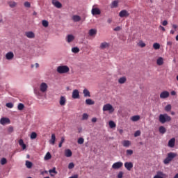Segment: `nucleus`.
I'll use <instances>...</instances> for the list:
<instances>
[{
    "label": "nucleus",
    "instance_id": "c9c22d12",
    "mask_svg": "<svg viewBox=\"0 0 178 178\" xmlns=\"http://www.w3.org/2000/svg\"><path fill=\"white\" fill-rule=\"evenodd\" d=\"M26 168H28V169H31V168H33V163H31V161H26Z\"/></svg>",
    "mask_w": 178,
    "mask_h": 178
},
{
    "label": "nucleus",
    "instance_id": "f257e3e1",
    "mask_svg": "<svg viewBox=\"0 0 178 178\" xmlns=\"http://www.w3.org/2000/svg\"><path fill=\"white\" fill-rule=\"evenodd\" d=\"M177 156V153L169 152L167 154V157L163 160L164 165H169L172 162V159H175Z\"/></svg>",
    "mask_w": 178,
    "mask_h": 178
},
{
    "label": "nucleus",
    "instance_id": "9b49d317",
    "mask_svg": "<svg viewBox=\"0 0 178 178\" xmlns=\"http://www.w3.org/2000/svg\"><path fill=\"white\" fill-rule=\"evenodd\" d=\"M122 166H123V163L119 161V162L114 163L112 165V168L113 169H120Z\"/></svg>",
    "mask_w": 178,
    "mask_h": 178
},
{
    "label": "nucleus",
    "instance_id": "5701e85b",
    "mask_svg": "<svg viewBox=\"0 0 178 178\" xmlns=\"http://www.w3.org/2000/svg\"><path fill=\"white\" fill-rule=\"evenodd\" d=\"M56 140V137L55 136V134H51V140H49V143L52 145H55V141Z\"/></svg>",
    "mask_w": 178,
    "mask_h": 178
},
{
    "label": "nucleus",
    "instance_id": "58836bf2",
    "mask_svg": "<svg viewBox=\"0 0 178 178\" xmlns=\"http://www.w3.org/2000/svg\"><path fill=\"white\" fill-rule=\"evenodd\" d=\"M165 112H170L172 111V105L168 104L165 107Z\"/></svg>",
    "mask_w": 178,
    "mask_h": 178
},
{
    "label": "nucleus",
    "instance_id": "7ed1b4c3",
    "mask_svg": "<svg viewBox=\"0 0 178 178\" xmlns=\"http://www.w3.org/2000/svg\"><path fill=\"white\" fill-rule=\"evenodd\" d=\"M70 68L67 65H60L57 67V72L60 74H63L65 73H69Z\"/></svg>",
    "mask_w": 178,
    "mask_h": 178
},
{
    "label": "nucleus",
    "instance_id": "5fc2aeb1",
    "mask_svg": "<svg viewBox=\"0 0 178 178\" xmlns=\"http://www.w3.org/2000/svg\"><path fill=\"white\" fill-rule=\"evenodd\" d=\"M6 106H7V108H13V104H12V103H7L6 104Z\"/></svg>",
    "mask_w": 178,
    "mask_h": 178
},
{
    "label": "nucleus",
    "instance_id": "1a4fd4ad",
    "mask_svg": "<svg viewBox=\"0 0 178 178\" xmlns=\"http://www.w3.org/2000/svg\"><path fill=\"white\" fill-rule=\"evenodd\" d=\"M91 13L92 15H93V16H95L97 15H101V10H99V8H95L93 6L91 10Z\"/></svg>",
    "mask_w": 178,
    "mask_h": 178
},
{
    "label": "nucleus",
    "instance_id": "052dcab7",
    "mask_svg": "<svg viewBox=\"0 0 178 178\" xmlns=\"http://www.w3.org/2000/svg\"><path fill=\"white\" fill-rule=\"evenodd\" d=\"M122 30V27L120 26H117L114 29V31H120Z\"/></svg>",
    "mask_w": 178,
    "mask_h": 178
},
{
    "label": "nucleus",
    "instance_id": "338daca9",
    "mask_svg": "<svg viewBox=\"0 0 178 178\" xmlns=\"http://www.w3.org/2000/svg\"><path fill=\"white\" fill-rule=\"evenodd\" d=\"M172 42L169 41L167 42V45H169L170 47H172Z\"/></svg>",
    "mask_w": 178,
    "mask_h": 178
},
{
    "label": "nucleus",
    "instance_id": "79ce46f5",
    "mask_svg": "<svg viewBox=\"0 0 178 178\" xmlns=\"http://www.w3.org/2000/svg\"><path fill=\"white\" fill-rule=\"evenodd\" d=\"M153 48L154 49H159V48H161V44H159V43H154L153 44Z\"/></svg>",
    "mask_w": 178,
    "mask_h": 178
},
{
    "label": "nucleus",
    "instance_id": "a211bd4d",
    "mask_svg": "<svg viewBox=\"0 0 178 178\" xmlns=\"http://www.w3.org/2000/svg\"><path fill=\"white\" fill-rule=\"evenodd\" d=\"M59 104L61 106H65V105H66V97H65V96H61L60 97Z\"/></svg>",
    "mask_w": 178,
    "mask_h": 178
},
{
    "label": "nucleus",
    "instance_id": "6e6d98bb",
    "mask_svg": "<svg viewBox=\"0 0 178 178\" xmlns=\"http://www.w3.org/2000/svg\"><path fill=\"white\" fill-rule=\"evenodd\" d=\"M141 131H136L134 134V137H138V136H140Z\"/></svg>",
    "mask_w": 178,
    "mask_h": 178
},
{
    "label": "nucleus",
    "instance_id": "4be33fe9",
    "mask_svg": "<svg viewBox=\"0 0 178 178\" xmlns=\"http://www.w3.org/2000/svg\"><path fill=\"white\" fill-rule=\"evenodd\" d=\"M122 144L123 147L129 148V147L131 145V142H130V140H123Z\"/></svg>",
    "mask_w": 178,
    "mask_h": 178
},
{
    "label": "nucleus",
    "instance_id": "9d476101",
    "mask_svg": "<svg viewBox=\"0 0 178 178\" xmlns=\"http://www.w3.org/2000/svg\"><path fill=\"white\" fill-rule=\"evenodd\" d=\"M9 123H10V120H9V118H2L0 120V124L3 126H5V124H9Z\"/></svg>",
    "mask_w": 178,
    "mask_h": 178
},
{
    "label": "nucleus",
    "instance_id": "6ab92c4d",
    "mask_svg": "<svg viewBox=\"0 0 178 178\" xmlns=\"http://www.w3.org/2000/svg\"><path fill=\"white\" fill-rule=\"evenodd\" d=\"M109 46H110L109 43L106 42H104L100 44L99 48L100 49H105L106 48H109Z\"/></svg>",
    "mask_w": 178,
    "mask_h": 178
},
{
    "label": "nucleus",
    "instance_id": "7c9ffc66",
    "mask_svg": "<svg viewBox=\"0 0 178 178\" xmlns=\"http://www.w3.org/2000/svg\"><path fill=\"white\" fill-rule=\"evenodd\" d=\"M86 105H94L95 104V102L94 101H92V99H87L86 100Z\"/></svg>",
    "mask_w": 178,
    "mask_h": 178
},
{
    "label": "nucleus",
    "instance_id": "c756f323",
    "mask_svg": "<svg viewBox=\"0 0 178 178\" xmlns=\"http://www.w3.org/2000/svg\"><path fill=\"white\" fill-rule=\"evenodd\" d=\"M127 79L126 76H122L118 79V83L120 84H124L126 83Z\"/></svg>",
    "mask_w": 178,
    "mask_h": 178
},
{
    "label": "nucleus",
    "instance_id": "774afa93",
    "mask_svg": "<svg viewBox=\"0 0 178 178\" xmlns=\"http://www.w3.org/2000/svg\"><path fill=\"white\" fill-rule=\"evenodd\" d=\"M173 178H178V173L175 175V176Z\"/></svg>",
    "mask_w": 178,
    "mask_h": 178
},
{
    "label": "nucleus",
    "instance_id": "0e129e2a",
    "mask_svg": "<svg viewBox=\"0 0 178 178\" xmlns=\"http://www.w3.org/2000/svg\"><path fill=\"white\" fill-rule=\"evenodd\" d=\"M92 123H96V122H97V118H92Z\"/></svg>",
    "mask_w": 178,
    "mask_h": 178
},
{
    "label": "nucleus",
    "instance_id": "473e14b6",
    "mask_svg": "<svg viewBox=\"0 0 178 178\" xmlns=\"http://www.w3.org/2000/svg\"><path fill=\"white\" fill-rule=\"evenodd\" d=\"M19 144L20 147H22V149H26V144H24V142L23 141L22 139H20L19 140Z\"/></svg>",
    "mask_w": 178,
    "mask_h": 178
},
{
    "label": "nucleus",
    "instance_id": "ddd939ff",
    "mask_svg": "<svg viewBox=\"0 0 178 178\" xmlns=\"http://www.w3.org/2000/svg\"><path fill=\"white\" fill-rule=\"evenodd\" d=\"M52 4L54 6H55V8H57L58 9H60V8H62V3L58 0H52Z\"/></svg>",
    "mask_w": 178,
    "mask_h": 178
},
{
    "label": "nucleus",
    "instance_id": "f3484780",
    "mask_svg": "<svg viewBox=\"0 0 178 178\" xmlns=\"http://www.w3.org/2000/svg\"><path fill=\"white\" fill-rule=\"evenodd\" d=\"M166 176L162 171H158L154 178H163Z\"/></svg>",
    "mask_w": 178,
    "mask_h": 178
},
{
    "label": "nucleus",
    "instance_id": "3c124183",
    "mask_svg": "<svg viewBox=\"0 0 178 178\" xmlns=\"http://www.w3.org/2000/svg\"><path fill=\"white\" fill-rule=\"evenodd\" d=\"M24 6H25V8H31V4L29 1H26L24 3Z\"/></svg>",
    "mask_w": 178,
    "mask_h": 178
},
{
    "label": "nucleus",
    "instance_id": "f8f14e48",
    "mask_svg": "<svg viewBox=\"0 0 178 178\" xmlns=\"http://www.w3.org/2000/svg\"><path fill=\"white\" fill-rule=\"evenodd\" d=\"M175 144H176V138H172L168 141V145L170 148H174Z\"/></svg>",
    "mask_w": 178,
    "mask_h": 178
},
{
    "label": "nucleus",
    "instance_id": "bb28decb",
    "mask_svg": "<svg viewBox=\"0 0 178 178\" xmlns=\"http://www.w3.org/2000/svg\"><path fill=\"white\" fill-rule=\"evenodd\" d=\"M156 63L159 66H162V65H163V58H159L156 60Z\"/></svg>",
    "mask_w": 178,
    "mask_h": 178
},
{
    "label": "nucleus",
    "instance_id": "39448f33",
    "mask_svg": "<svg viewBox=\"0 0 178 178\" xmlns=\"http://www.w3.org/2000/svg\"><path fill=\"white\" fill-rule=\"evenodd\" d=\"M41 92H47L48 90V85L45 82H42L40 86Z\"/></svg>",
    "mask_w": 178,
    "mask_h": 178
},
{
    "label": "nucleus",
    "instance_id": "69168bd1",
    "mask_svg": "<svg viewBox=\"0 0 178 178\" xmlns=\"http://www.w3.org/2000/svg\"><path fill=\"white\" fill-rule=\"evenodd\" d=\"M170 94H171V95L175 96V95H176V91L172 90V91H171Z\"/></svg>",
    "mask_w": 178,
    "mask_h": 178
},
{
    "label": "nucleus",
    "instance_id": "412c9836",
    "mask_svg": "<svg viewBox=\"0 0 178 178\" xmlns=\"http://www.w3.org/2000/svg\"><path fill=\"white\" fill-rule=\"evenodd\" d=\"M72 155H73V153L72 152V150H70V149H67L65 150V156L67 158H70Z\"/></svg>",
    "mask_w": 178,
    "mask_h": 178
},
{
    "label": "nucleus",
    "instance_id": "423d86ee",
    "mask_svg": "<svg viewBox=\"0 0 178 178\" xmlns=\"http://www.w3.org/2000/svg\"><path fill=\"white\" fill-rule=\"evenodd\" d=\"M73 99H80V92H79V90L75 89L72 91V95Z\"/></svg>",
    "mask_w": 178,
    "mask_h": 178
},
{
    "label": "nucleus",
    "instance_id": "6e6552de",
    "mask_svg": "<svg viewBox=\"0 0 178 178\" xmlns=\"http://www.w3.org/2000/svg\"><path fill=\"white\" fill-rule=\"evenodd\" d=\"M169 95H170V94L169 93L168 91H163L161 94H160V98L161 99H166V98H169Z\"/></svg>",
    "mask_w": 178,
    "mask_h": 178
},
{
    "label": "nucleus",
    "instance_id": "b1692460",
    "mask_svg": "<svg viewBox=\"0 0 178 178\" xmlns=\"http://www.w3.org/2000/svg\"><path fill=\"white\" fill-rule=\"evenodd\" d=\"M66 40L67 42H72L74 40V36L73 35H67Z\"/></svg>",
    "mask_w": 178,
    "mask_h": 178
},
{
    "label": "nucleus",
    "instance_id": "aec40b11",
    "mask_svg": "<svg viewBox=\"0 0 178 178\" xmlns=\"http://www.w3.org/2000/svg\"><path fill=\"white\" fill-rule=\"evenodd\" d=\"M97 29H92L89 30L88 35H90V37H95V35H97Z\"/></svg>",
    "mask_w": 178,
    "mask_h": 178
},
{
    "label": "nucleus",
    "instance_id": "cd10ccee",
    "mask_svg": "<svg viewBox=\"0 0 178 178\" xmlns=\"http://www.w3.org/2000/svg\"><path fill=\"white\" fill-rule=\"evenodd\" d=\"M72 20L75 22H80V20H81V17L79 15H74L72 17Z\"/></svg>",
    "mask_w": 178,
    "mask_h": 178
},
{
    "label": "nucleus",
    "instance_id": "c03bdc74",
    "mask_svg": "<svg viewBox=\"0 0 178 178\" xmlns=\"http://www.w3.org/2000/svg\"><path fill=\"white\" fill-rule=\"evenodd\" d=\"M42 24L43 27H48V26H49L48 21H47V20H43V21L42 22Z\"/></svg>",
    "mask_w": 178,
    "mask_h": 178
},
{
    "label": "nucleus",
    "instance_id": "603ef678",
    "mask_svg": "<svg viewBox=\"0 0 178 178\" xmlns=\"http://www.w3.org/2000/svg\"><path fill=\"white\" fill-rule=\"evenodd\" d=\"M132 154H134L133 150H131V149H127V155L131 156Z\"/></svg>",
    "mask_w": 178,
    "mask_h": 178
},
{
    "label": "nucleus",
    "instance_id": "8fccbe9b",
    "mask_svg": "<svg viewBox=\"0 0 178 178\" xmlns=\"http://www.w3.org/2000/svg\"><path fill=\"white\" fill-rule=\"evenodd\" d=\"M78 144H80V145L84 144V138H79L78 139Z\"/></svg>",
    "mask_w": 178,
    "mask_h": 178
},
{
    "label": "nucleus",
    "instance_id": "2eb2a0df",
    "mask_svg": "<svg viewBox=\"0 0 178 178\" xmlns=\"http://www.w3.org/2000/svg\"><path fill=\"white\" fill-rule=\"evenodd\" d=\"M124 168H127V170H131L133 169V163L131 162H125Z\"/></svg>",
    "mask_w": 178,
    "mask_h": 178
},
{
    "label": "nucleus",
    "instance_id": "e433bc0d",
    "mask_svg": "<svg viewBox=\"0 0 178 178\" xmlns=\"http://www.w3.org/2000/svg\"><path fill=\"white\" fill-rule=\"evenodd\" d=\"M108 124L111 129H115L116 127V124L113 121H109Z\"/></svg>",
    "mask_w": 178,
    "mask_h": 178
},
{
    "label": "nucleus",
    "instance_id": "09e8293b",
    "mask_svg": "<svg viewBox=\"0 0 178 178\" xmlns=\"http://www.w3.org/2000/svg\"><path fill=\"white\" fill-rule=\"evenodd\" d=\"M63 143H65V138L62 137L61 140L58 145L59 148H62V144H63Z\"/></svg>",
    "mask_w": 178,
    "mask_h": 178
},
{
    "label": "nucleus",
    "instance_id": "13d9d810",
    "mask_svg": "<svg viewBox=\"0 0 178 178\" xmlns=\"http://www.w3.org/2000/svg\"><path fill=\"white\" fill-rule=\"evenodd\" d=\"M118 178H123V172L120 171L118 175Z\"/></svg>",
    "mask_w": 178,
    "mask_h": 178
},
{
    "label": "nucleus",
    "instance_id": "a878e982",
    "mask_svg": "<svg viewBox=\"0 0 178 178\" xmlns=\"http://www.w3.org/2000/svg\"><path fill=\"white\" fill-rule=\"evenodd\" d=\"M159 131L161 134H165L166 133V128L163 126H161L159 129Z\"/></svg>",
    "mask_w": 178,
    "mask_h": 178
},
{
    "label": "nucleus",
    "instance_id": "a19ab883",
    "mask_svg": "<svg viewBox=\"0 0 178 178\" xmlns=\"http://www.w3.org/2000/svg\"><path fill=\"white\" fill-rule=\"evenodd\" d=\"M31 140H35V138H37V133L32 132L31 134Z\"/></svg>",
    "mask_w": 178,
    "mask_h": 178
},
{
    "label": "nucleus",
    "instance_id": "bf43d9fd",
    "mask_svg": "<svg viewBox=\"0 0 178 178\" xmlns=\"http://www.w3.org/2000/svg\"><path fill=\"white\" fill-rule=\"evenodd\" d=\"M34 92H35V95H38V97H41V92H40V91L35 90Z\"/></svg>",
    "mask_w": 178,
    "mask_h": 178
},
{
    "label": "nucleus",
    "instance_id": "393cba45",
    "mask_svg": "<svg viewBox=\"0 0 178 178\" xmlns=\"http://www.w3.org/2000/svg\"><path fill=\"white\" fill-rule=\"evenodd\" d=\"M8 5L10 6V8H16V6H17V3L10 1L8 2Z\"/></svg>",
    "mask_w": 178,
    "mask_h": 178
},
{
    "label": "nucleus",
    "instance_id": "4468645a",
    "mask_svg": "<svg viewBox=\"0 0 178 178\" xmlns=\"http://www.w3.org/2000/svg\"><path fill=\"white\" fill-rule=\"evenodd\" d=\"M15 58V54H13V52L12 51H10V52H8L6 54V58L8 60H12V59Z\"/></svg>",
    "mask_w": 178,
    "mask_h": 178
},
{
    "label": "nucleus",
    "instance_id": "f03ea898",
    "mask_svg": "<svg viewBox=\"0 0 178 178\" xmlns=\"http://www.w3.org/2000/svg\"><path fill=\"white\" fill-rule=\"evenodd\" d=\"M159 120L160 123H162V124H165V123L168 122H170L172 120V117L169 116L168 114H160L159 117Z\"/></svg>",
    "mask_w": 178,
    "mask_h": 178
},
{
    "label": "nucleus",
    "instance_id": "864d4df0",
    "mask_svg": "<svg viewBox=\"0 0 178 178\" xmlns=\"http://www.w3.org/2000/svg\"><path fill=\"white\" fill-rule=\"evenodd\" d=\"M74 168V163H70L68 165V169H73Z\"/></svg>",
    "mask_w": 178,
    "mask_h": 178
},
{
    "label": "nucleus",
    "instance_id": "20e7f679",
    "mask_svg": "<svg viewBox=\"0 0 178 178\" xmlns=\"http://www.w3.org/2000/svg\"><path fill=\"white\" fill-rule=\"evenodd\" d=\"M109 112V113H113L115 108L111 104H106L103 106V112Z\"/></svg>",
    "mask_w": 178,
    "mask_h": 178
},
{
    "label": "nucleus",
    "instance_id": "0eeeda50",
    "mask_svg": "<svg viewBox=\"0 0 178 178\" xmlns=\"http://www.w3.org/2000/svg\"><path fill=\"white\" fill-rule=\"evenodd\" d=\"M120 17H129L130 13L126 10H122L119 13Z\"/></svg>",
    "mask_w": 178,
    "mask_h": 178
},
{
    "label": "nucleus",
    "instance_id": "a18cd8bd",
    "mask_svg": "<svg viewBox=\"0 0 178 178\" xmlns=\"http://www.w3.org/2000/svg\"><path fill=\"white\" fill-rule=\"evenodd\" d=\"M1 165H6L8 163V160L6 158H2L1 160Z\"/></svg>",
    "mask_w": 178,
    "mask_h": 178
},
{
    "label": "nucleus",
    "instance_id": "c85d7f7f",
    "mask_svg": "<svg viewBox=\"0 0 178 178\" xmlns=\"http://www.w3.org/2000/svg\"><path fill=\"white\" fill-rule=\"evenodd\" d=\"M119 5V1H113L112 3H111V8H118Z\"/></svg>",
    "mask_w": 178,
    "mask_h": 178
},
{
    "label": "nucleus",
    "instance_id": "e2e57ef3",
    "mask_svg": "<svg viewBox=\"0 0 178 178\" xmlns=\"http://www.w3.org/2000/svg\"><path fill=\"white\" fill-rule=\"evenodd\" d=\"M159 29H160V30H162V31H165V27H163V26H159Z\"/></svg>",
    "mask_w": 178,
    "mask_h": 178
},
{
    "label": "nucleus",
    "instance_id": "49530a36",
    "mask_svg": "<svg viewBox=\"0 0 178 178\" xmlns=\"http://www.w3.org/2000/svg\"><path fill=\"white\" fill-rule=\"evenodd\" d=\"M145 43H144V42H143L142 40H140L138 42V46L140 47V48H144L145 47Z\"/></svg>",
    "mask_w": 178,
    "mask_h": 178
},
{
    "label": "nucleus",
    "instance_id": "f704fd0d",
    "mask_svg": "<svg viewBox=\"0 0 178 178\" xmlns=\"http://www.w3.org/2000/svg\"><path fill=\"white\" fill-rule=\"evenodd\" d=\"M83 95L84 97H91V95L90 94V91L88 90V89L83 90Z\"/></svg>",
    "mask_w": 178,
    "mask_h": 178
},
{
    "label": "nucleus",
    "instance_id": "dca6fc26",
    "mask_svg": "<svg viewBox=\"0 0 178 178\" xmlns=\"http://www.w3.org/2000/svg\"><path fill=\"white\" fill-rule=\"evenodd\" d=\"M25 35L27 38H35V34L33 31H28L25 33Z\"/></svg>",
    "mask_w": 178,
    "mask_h": 178
},
{
    "label": "nucleus",
    "instance_id": "72a5a7b5",
    "mask_svg": "<svg viewBox=\"0 0 178 178\" xmlns=\"http://www.w3.org/2000/svg\"><path fill=\"white\" fill-rule=\"evenodd\" d=\"M52 158V156L51 155V153L47 152L46 155L44 156V161H49Z\"/></svg>",
    "mask_w": 178,
    "mask_h": 178
},
{
    "label": "nucleus",
    "instance_id": "37998d69",
    "mask_svg": "<svg viewBox=\"0 0 178 178\" xmlns=\"http://www.w3.org/2000/svg\"><path fill=\"white\" fill-rule=\"evenodd\" d=\"M8 132L9 133V134H12V133H13L14 129H13V127L10 126L7 129Z\"/></svg>",
    "mask_w": 178,
    "mask_h": 178
},
{
    "label": "nucleus",
    "instance_id": "ea45409f",
    "mask_svg": "<svg viewBox=\"0 0 178 178\" xmlns=\"http://www.w3.org/2000/svg\"><path fill=\"white\" fill-rule=\"evenodd\" d=\"M18 111H23L24 109V104L19 103L17 106Z\"/></svg>",
    "mask_w": 178,
    "mask_h": 178
},
{
    "label": "nucleus",
    "instance_id": "2f4dec72",
    "mask_svg": "<svg viewBox=\"0 0 178 178\" xmlns=\"http://www.w3.org/2000/svg\"><path fill=\"white\" fill-rule=\"evenodd\" d=\"M139 120H140V115H134L131 118V120L132 122H138Z\"/></svg>",
    "mask_w": 178,
    "mask_h": 178
},
{
    "label": "nucleus",
    "instance_id": "4c0bfd02",
    "mask_svg": "<svg viewBox=\"0 0 178 178\" xmlns=\"http://www.w3.org/2000/svg\"><path fill=\"white\" fill-rule=\"evenodd\" d=\"M72 52H73V54H79L80 52V49H79V47H73L72 49Z\"/></svg>",
    "mask_w": 178,
    "mask_h": 178
},
{
    "label": "nucleus",
    "instance_id": "4d7b16f0",
    "mask_svg": "<svg viewBox=\"0 0 178 178\" xmlns=\"http://www.w3.org/2000/svg\"><path fill=\"white\" fill-rule=\"evenodd\" d=\"M49 173H57L56 168H53L49 170Z\"/></svg>",
    "mask_w": 178,
    "mask_h": 178
},
{
    "label": "nucleus",
    "instance_id": "de8ad7c7",
    "mask_svg": "<svg viewBox=\"0 0 178 178\" xmlns=\"http://www.w3.org/2000/svg\"><path fill=\"white\" fill-rule=\"evenodd\" d=\"M88 119V114L83 113L82 115V120H87Z\"/></svg>",
    "mask_w": 178,
    "mask_h": 178
},
{
    "label": "nucleus",
    "instance_id": "680f3d73",
    "mask_svg": "<svg viewBox=\"0 0 178 178\" xmlns=\"http://www.w3.org/2000/svg\"><path fill=\"white\" fill-rule=\"evenodd\" d=\"M163 26H168V22L166 20H164L162 23Z\"/></svg>",
    "mask_w": 178,
    "mask_h": 178
}]
</instances>
